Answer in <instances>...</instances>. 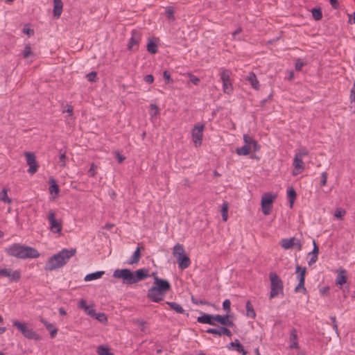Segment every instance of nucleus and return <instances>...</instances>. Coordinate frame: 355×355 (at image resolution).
<instances>
[{"instance_id": "1", "label": "nucleus", "mask_w": 355, "mask_h": 355, "mask_svg": "<svg viewBox=\"0 0 355 355\" xmlns=\"http://www.w3.org/2000/svg\"><path fill=\"white\" fill-rule=\"evenodd\" d=\"M76 251L75 249H63L60 252L51 257L46 263L44 269L51 271L55 269L61 268L65 265L73 256L75 255Z\"/></svg>"}, {"instance_id": "2", "label": "nucleus", "mask_w": 355, "mask_h": 355, "mask_svg": "<svg viewBox=\"0 0 355 355\" xmlns=\"http://www.w3.org/2000/svg\"><path fill=\"white\" fill-rule=\"evenodd\" d=\"M6 252L18 259L37 258L39 252L35 248L19 243H14L6 248Z\"/></svg>"}, {"instance_id": "3", "label": "nucleus", "mask_w": 355, "mask_h": 355, "mask_svg": "<svg viewBox=\"0 0 355 355\" xmlns=\"http://www.w3.org/2000/svg\"><path fill=\"white\" fill-rule=\"evenodd\" d=\"M269 278L270 282V292L269 298L272 299L276 297L279 294L284 293V284L281 278L275 272L269 273Z\"/></svg>"}, {"instance_id": "4", "label": "nucleus", "mask_w": 355, "mask_h": 355, "mask_svg": "<svg viewBox=\"0 0 355 355\" xmlns=\"http://www.w3.org/2000/svg\"><path fill=\"white\" fill-rule=\"evenodd\" d=\"M12 324L13 326L16 327L25 338L35 340H40L41 339V336L32 329H30L28 324L18 320H15Z\"/></svg>"}, {"instance_id": "5", "label": "nucleus", "mask_w": 355, "mask_h": 355, "mask_svg": "<svg viewBox=\"0 0 355 355\" xmlns=\"http://www.w3.org/2000/svg\"><path fill=\"white\" fill-rule=\"evenodd\" d=\"M113 277L123 279V282L125 284H134L133 272L130 269H116L113 272Z\"/></svg>"}, {"instance_id": "6", "label": "nucleus", "mask_w": 355, "mask_h": 355, "mask_svg": "<svg viewBox=\"0 0 355 355\" xmlns=\"http://www.w3.org/2000/svg\"><path fill=\"white\" fill-rule=\"evenodd\" d=\"M277 196L272 193H266L261 198V209L264 215H268L272 209V204Z\"/></svg>"}, {"instance_id": "7", "label": "nucleus", "mask_w": 355, "mask_h": 355, "mask_svg": "<svg viewBox=\"0 0 355 355\" xmlns=\"http://www.w3.org/2000/svg\"><path fill=\"white\" fill-rule=\"evenodd\" d=\"M204 128L205 125L200 123H197L193 126L192 130V139L196 147L200 146L202 144Z\"/></svg>"}, {"instance_id": "8", "label": "nucleus", "mask_w": 355, "mask_h": 355, "mask_svg": "<svg viewBox=\"0 0 355 355\" xmlns=\"http://www.w3.org/2000/svg\"><path fill=\"white\" fill-rule=\"evenodd\" d=\"M48 220L50 223L49 229L53 233H60L62 231V223L55 219V214L53 210L49 212Z\"/></svg>"}, {"instance_id": "9", "label": "nucleus", "mask_w": 355, "mask_h": 355, "mask_svg": "<svg viewBox=\"0 0 355 355\" xmlns=\"http://www.w3.org/2000/svg\"><path fill=\"white\" fill-rule=\"evenodd\" d=\"M281 245L285 250L291 249L292 248H295L298 251L302 250L300 240L295 237L282 239Z\"/></svg>"}, {"instance_id": "10", "label": "nucleus", "mask_w": 355, "mask_h": 355, "mask_svg": "<svg viewBox=\"0 0 355 355\" xmlns=\"http://www.w3.org/2000/svg\"><path fill=\"white\" fill-rule=\"evenodd\" d=\"M24 155L26 157V163L29 166L27 171L31 174L35 173L38 168V164L35 154L31 152H25Z\"/></svg>"}, {"instance_id": "11", "label": "nucleus", "mask_w": 355, "mask_h": 355, "mask_svg": "<svg viewBox=\"0 0 355 355\" xmlns=\"http://www.w3.org/2000/svg\"><path fill=\"white\" fill-rule=\"evenodd\" d=\"M0 276L8 277L10 282H18L21 278V273L19 270H12L10 268H0Z\"/></svg>"}, {"instance_id": "12", "label": "nucleus", "mask_w": 355, "mask_h": 355, "mask_svg": "<svg viewBox=\"0 0 355 355\" xmlns=\"http://www.w3.org/2000/svg\"><path fill=\"white\" fill-rule=\"evenodd\" d=\"M155 288L166 293L171 289V285L166 279H160L157 276L154 277V286Z\"/></svg>"}, {"instance_id": "13", "label": "nucleus", "mask_w": 355, "mask_h": 355, "mask_svg": "<svg viewBox=\"0 0 355 355\" xmlns=\"http://www.w3.org/2000/svg\"><path fill=\"white\" fill-rule=\"evenodd\" d=\"M166 293L159 291L155 287L152 286L148 291L147 296L148 297L155 302H159L163 300L164 295Z\"/></svg>"}, {"instance_id": "14", "label": "nucleus", "mask_w": 355, "mask_h": 355, "mask_svg": "<svg viewBox=\"0 0 355 355\" xmlns=\"http://www.w3.org/2000/svg\"><path fill=\"white\" fill-rule=\"evenodd\" d=\"M141 37V33L137 30H133L132 31V37L130 39L129 43L128 44V49L129 50H133L134 46H137Z\"/></svg>"}, {"instance_id": "15", "label": "nucleus", "mask_w": 355, "mask_h": 355, "mask_svg": "<svg viewBox=\"0 0 355 355\" xmlns=\"http://www.w3.org/2000/svg\"><path fill=\"white\" fill-rule=\"evenodd\" d=\"M150 276L149 270L146 268H141L133 272L134 284L140 282Z\"/></svg>"}, {"instance_id": "16", "label": "nucleus", "mask_w": 355, "mask_h": 355, "mask_svg": "<svg viewBox=\"0 0 355 355\" xmlns=\"http://www.w3.org/2000/svg\"><path fill=\"white\" fill-rule=\"evenodd\" d=\"M206 332L208 334L218 335L219 336H220L222 334L229 337L232 336L231 331L225 327H220L218 329L209 328L206 330Z\"/></svg>"}, {"instance_id": "17", "label": "nucleus", "mask_w": 355, "mask_h": 355, "mask_svg": "<svg viewBox=\"0 0 355 355\" xmlns=\"http://www.w3.org/2000/svg\"><path fill=\"white\" fill-rule=\"evenodd\" d=\"M229 315H214V320L219 322L220 324L232 327L234 326L233 321L229 320Z\"/></svg>"}, {"instance_id": "18", "label": "nucleus", "mask_w": 355, "mask_h": 355, "mask_svg": "<svg viewBox=\"0 0 355 355\" xmlns=\"http://www.w3.org/2000/svg\"><path fill=\"white\" fill-rule=\"evenodd\" d=\"M293 165L295 166V169L293 171V175H297L300 173L303 169L304 168V164L302 161V158H299L298 157L295 156L293 160Z\"/></svg>"}, {"instance_id": "19", "label": "nucleus", "mask_w": 355, "mask_h": 355, "mask_svg": "<svg viewBox=\"0 0 355 355\" xmlns=\"http://www.w3.org/2000/svg\"><path fill=\"white\" fill-rule=\"evenodd\" d=\"M140 243L138 244V246L132 255V257L129 259L128 263V264H134L137 263L141 259V250H144L143 246H140Z\"/></svg>"}, {"instance_id": "20", "label": "nucleus", "mask_w": 355, "mask_h": 355, "mask_svg": "<svg viewBox=\"0 0 355 355\" xmlns=\"http://www.w3.org/2000/svg\"><path fill=\"white\" fill-rule=\"evenodd\" d=\"M197 321L202 324H208L215 326L216 323L214 322V315L204 313L202 315L198 317Z\"/></svg>"}, {"instance_id": "21", "label": "nucleus", "mask_w": 355, "mask_h": 355, "mask_svg": "<svg viewBox=\"0 0 355 355\" xmlns=\"http://www.w3.org/2000/svg\"><path fill=\"white\" fill-rule=\"evenodd\" d=\"M290 348L298 349L297 334L295 329H292L290 334Z\"/></svg>"}, {"instance_id": "22", "label": "nucleus", "mask_w": 355, "mask_h": 355, "mask_svg": "<svg viewBox=\"0 0 355 355\" xmlns=\"http://www.w3.org/2000/svg\"><path fill=\"white\" fill-rule=\"evenodd\" d=\"M173 254L176 259H179L180 257L185 255V250L182 245L177 243L173 248Z\"/></svg>"}, {"instance_id": "23", "label": "nucleus", "mask_w": 355, "mask_h": 355, "mask_svg": "<svg viewBox=\"0 0 355 355\" xmlns=\"http://www.w3.org/2000/svg\"><path fill=\"white\" fill-rule=\"evenodd\" d=\"M246 80L254 89L258 90L259 89V83L254 73L250 72L246 77Z\"/></svg>"}, {"instance_id": "24", "label": "nucleus", "mask_w": 355, "mask_h": 355, "mask_svg": "<svg viewBox=\"0 0 355 355\" xmlns=\"http://www.w3.org/2000/svg\"><path fill=\"white\" fill-rule=\"evenodd\" d=\"M40 321L44 324L47 330L49 331L51 338H55L58 333L57 328L54 327L51 323L49 322L44 318H41Z\"/></svg>"}, {"instance_id": "25", "label": "nucleus", "mask_w": 355, "mask_h": 355, "mask_svg": "<svg viewBox=\"0 0 355 355\" xmlns=\"http://www.w3.org/2000/svg\"><path fill=\"white\" fill-rule=\"evenodd\" d=\"M53 15L59 17L62 11L63 3L61 0H53Z\"/></svg>"}, {"instance_id": "26", "label": "nucleus", "mask_w": 355, "mask_h": 355, "mask_svg": "<svg viewBox=\"0 0 355 355\" xmlns=\"http://www.w3.org/2000/svg\"><path fill=\"white\" fill-rule=\"evenodd\" d=\"M306 271V268L305 267L302 268L298 264L296 265L295 273L297 274V279L300 282H304Z\"/></svg>"}, {"instance_id": "27", "label": "nucleus", "mask_w": 355, "mask_h": 355, "mask_svg": "<svg viewBox=\"0 0 355 355\" xmlns=\"http://www.w3.org/2000/svg\"><path fill=\"white\" fill-rule=\"evenodd\" d=\"M177 261H178L179 267L181 269L187 268L191 264L190 259L186 254L184 255L183 257H180L179 259H177Z\"/></svg>"}, {"instance_id": "28", "label": "nucleus", "mask_w": 355, "mask_h": 355, "mask_svg": "<svg viewBox=\"0 0 355 355\" xmlns=\"http://www.w3.org/2000/svg\"><path fill=\"white\" fill-rule=\"evenodd\" d=\"M347 272L345 269H340L337 276L336 284L338 285H343L347 282Z\"/></svg>"}, {"instance_id": "29", "label": "nucleus", "mask_w": 355, "mask_h": 355, "mask_svg": "<svg viewBox=\"0 0 355 355\" xmlns=\"http://www.w3.org/2000/svg\"><path fill=\"white\" fill-rule=\"evenodd\" d=\"M230 345L234 347V350L241 353L243 355H246L248 354V352L244 349L243 346L238 340H235L234 342H232Z\"/></svg>"}, {"instance_id": "30", "label": "nucleus", "mask_w": 355, "mask_h": 355, "mask_svg": "<svg viewBox=\"0 0 355 355\" xmlns=\"http://www.w3.org/2000/svg\"><path fill=\"white\" fill-rule=\"evenodd\" d=\"M104 273H105L104 271H97V272H95L93 273H90V274L87 275L85 277L84 279L85 282H89V281H92L94 279H97L101 278L103 275Z\"/></svg>"}, {"instance_id": "31", "label": "nucleus", "mask_w": 355, "mask_h": 355, "mask_svg": "<svg viewBox=\"0 0 355 355\" xmlns=\"http://www.w3.org/2000/svg\"><path fill=\"white\" fill-rule=\"evenodd\" d=\"M147 51L152 54H155L157 52V45L156 41L154 40H148L147 44Z\"/></svg>"}, {"instance_id": "32", "label": "nucleus", "mask_w": 355, "mask_h": 355, "mask_svg": "<svg viewBox=\"0 0 355 355\" xmlns=\"http://www.w3.org/2000/svg\"><path fill=\"white\" fill-rule=\"evenodd\" d=\"M245 308L247 316L251 318H254L256 313L253 309V306L250 301H247Z\"/></svg>"}, {"instance_id": "33", "label": "nucleus", "mask_w": 355, "mask_h": 355, "mask_svg": "<svg viewBox=\"0 0 355 355\" xmlns=\"http://www.w3.org/2000/svg\"><path fill=\"white\" fill-rule=\"evenodd\" d=\"M0 200L8 204L12 203V200L8 196V190L3 188L0 193Z\"/></svg>"}, {"instance_id": "34", "label": "nucleus", "mask_w": 355, "mask_h": 355, "mask_svg": "<svg viewBox=\"0 0 355 355\" xmlns=\"http://www.w3.org/2000/svg\"><path fill=\"white\" fill-rule=\"evenodd\" d=\"M166 304L170 306V308L174 310L178 313H183L184 312V309L178 303L173 302H167Z\"/></svg>"}, {"instance_id": "35", "label": "nucleus", "mask_w": 355, "mask_h": 355, "mask_svg": "<svg viewBox=\"0 0 355 355\" xmlns=\"http://www.w3.org/2000/svg\"><path fill=\"white\" fill-rule=\"evenodd\" d=\"M50 187H49V192L51 193H55L58 194L60 191L59 187L56 183V181L53 178H51L49 180Z\"/></svg>"}, {"instance_id": "36", "label": "nucleus", "mask_w": 355, "mask_h": 355, "mask_svg": "<svg viewBox=\"0 0 355 355\" xmlns=\"http://www.w3.org/2000/svg\"><path fill=\"white\" fill-rule=\"evenodd\" d=\"M250 146L245 144V146L241 148H237L236 152L239 155H247L250 153Z\"/></svg>"}, {"instance_id": "37", "label": "nucleus", "mask_w": 355, "mask_h": 355, "mask_svg": "<svg viewBox=\"0 0 355 355\" xmlns=\"http://www.w3.org/2000/svg\"><path fill=\"white\" fill-rule=\"evenodd\" d=\"M97 353L98 355H114L113 353L110 352L107 347L103 345H99L98 347Z\"/></svg>"}, {"instance_id": "38", "label": "nucleus", "mask_w": 355, "mask_h": 355, "mask_svg": "<svg viewBox=\"0 0 355 355\" xmlns=\"http://www.w3.org/2000/svg\"><path fill=\"white\" fill-rule=\"evenodd\" d=\"M231 71L227 69H223L220 73V80L223 82L230 80Z\"/></svg>"}, {"instance_id": "39", "label": "nucleus", "mask_w": 355, "mask_h": 355, "mask_svg": "<svg viewBox=\"0 0 355 355\" xmlns=\"http://www.w3.org/2000/svg\"><path fill=\"white\" fill-rule=\"evenodd\" d=\"M287 195L289 198L291 207H292L296 198V192L295 189L291 187L289 190H288Z\"/></svg>"}, {"instance_id": "40", "label": "nucleus", "mask_w": 355, "mask_h": 355, "mask_svg": "<svg viewBox=\"0 0 355 355\" xmlns=\"http://www.w3.org/2000/svg\"><path fill=\"white\" fill-rule=\"evenodd\" d=\"M223 90L224 93L230 94L233 91V87L230 80L223 83Z\"/></svg>"}, {"instance_id": "41", "label": "nucleus", "mask_w": 355, "mask_h": 355, "mask_svg": "<svg viewBox=\"0 0 355 355\" xmlns=\"http://www.w3.org/2000/svg\"><path fill=\"white\" fill-rule=\"evenodd\" d=\"M312 16L314 19L320 20L322 17V10L320 8H313L311 10Z\"/></svg>"}, {"instance_id": "42", "label": "nucleus", "mask_w": 355, "mask_h": 355, "mask_svg": "<svg viewBox=\"0 0 355 355\" xmlns=\"http://www.w3.org/2000/svg\"><path fill=\"white\" fill-rule=\"evenodd\" d=\"M227 211H228V204L227 202H224L222 205L221 207V214L222 218L224 221L227 220Z\"/></svg>"}, {"instance_id": "43", "label": "nucleus", "mask_w": 355, "mask_h": 355, "mask_svg": "<svg viewBox=\"0 0 355 355\" xmlns=\"http://www.w3.org/2000/svg\"><path fill=\"white\" fill-rule=\"evenodd\" d=\"M159 109L155 104H151L150 106V114L152 117L159 114Z\"/></svg>"}, {"instance_id": "44", "label": "nucleus", "mask_w": 355, "mask_h": 355, "mask_svg": "<svg viewBox=\"0 0 355 355\" xmlns=\"http://www.w3.org/2000/svg\"><path fill=\"white\" fill-rule=\"evenodd\" d=\"M22 53H23L24 58H27L29 56H31V55H33V51H32L31 46L26 45Z\"/></svg>"}, {"instance_id": "45", "label": "nucleus", "mask_w": 355, "mask_h": 355, "mask_svg": "<svg viewBox=\"0 0 355 355\" xmlns=\"http://www.w3.org/2000/svg\"><path fill=\"white\" fill-rule=\"evenodd\" d=\"M93 318L101 322H105L107 320L106 315L103 313H96V316H94Z\"/></svg>"}, {"instance_id": "46", "label": "nucleus", "mask_w": 355, "mask_h": 355, "mask_svg": "<svg viewBox=\"0 0 355 355\" xmlns=\"http://www.w3.org/2000/svg\"><path fill=\"white\" fill-rule=\"evenodd\" d=\"M295 292H300L302 291L303 293H306V289L304 287V282H300L298 283L297 286L295 288Z\"/></svg>"}, {"instance_id": "47", "label": "nucleus", "mask_w": 355, "mask_h": 355, "mask_svg": "<svg viewBox=\"0 0 355 355\" xmlns=\"http://www.w3.org/2000/svg\"><path fill=\"white\" fill-rule=\"evenodd\" d=\"M59 159H60V162H61L60 166L62 167H64L66 166V159H67L66 153L64 151L62 152V150H60V155Z\"/></svg>"}, {"instance_id": "48", "label": "nucleus", "mask_w": 355, "mask_h": 355, "mask_svg": "<svg viewBox=\"0 0 355 355\" xmlns=\"http://www.w3.org/2000/svg\"><path fill=\"white\" fill-rule=\"evenodd\" d=\"M345 211L341 208H337L336 209V211H335V214H334V216L336 217L337 218H340L342 219L343 216L345 214Z\"/></svg>"}, {"instance_id": "49", "label": "nucleus", "mask_w": 355, "mask_h": 355, "mask_svg": "<svg viewBox=\"0 0 355 355\" xmlns=\"http://www.w3.org/2000/svg\"><path fill=\"white\" fill-rule=\"evenodd\" d=\"M243 141H244L245 145H248V146L251 147V144H252V141H254V139L252 137H250L248 135H243Z\"/></svg>"}, {"instance_id": "50", "label": "nucleus", "mask_w": 355, "mask_h": 355, "mask_svg": "<svg viewBox=\"0 0 355 355\" xmlns=\"http://www.w3.org/2000/svg\"><path fill=\"white\" fill-rule=\"evenodd\" d=\"M97 76V73L95 71H92L87 74L86 78L89 82H94L96 80Z\"/></svg>"}, {"instance_id": "51", "label": "nucleus", "mask_w": 355, "mask_h": 355, "mask_svg": "<svg viewBox=\"0 0 355 355\" xmlns=\"http://www.w3.org/2000/svg\"><path fill=\"white\" fill-rule=\"evenodd\" d=\"M308 153H309V151H308L306 148H301L299 150L298 153H296L295 156H296V157H298L299 158H302H302H303V157H304V155H308Z\"/></svg>"}, {"instance_id": "52", "label": "nucleus", "mask_w": 355, "mask_h": 355, "mask_svg": "<svg viewBox=\"0 0 355 355\" xmlns=\"http://www.w3.org/2000/svg\"><path fill=\"white\" fill-rule=\"evenodd\" d=\"M191 302L195 304H209V303L205 300H198L194 297H191Z\"/></svg>"}, {"instance_id": "53", "label": "nucleus", "mask_w": 355, "mask_h": 355, "mask_svg": "<svg viewBox=\"0 0 355 355\" xmlns=\"http://www.w3.org/2000/svg\"><path fill=\"white\" fill-rule=\"evenodd\" d=\"M189 80L194 85H197L200 83V79L192 73H189Z\"/></svg>"}, {"instance_id": "54", "label": "nucleus", "mask_w": 355, "mask_h": 355, "mask_svg": "<svg viewBox=\"0 0 355 355\" xmlns=\"http://www.w3.org/2000/svg\"><path fill=\"white\" fill-rule=\"evenodd\" d=\"M230 305L231 302L230 300H225L223 302V308L225 311H227V313H229L230 311Z\"/></svg>"}, {"instance_id": "55", "label": "nucleus", "mask_w": 355, "mask_h": 355, "mask_svg": "<svg viewBox=\"0 0 355 355\" xmlns=\"http://www.w3.org/2000/svg\"><path fill=\"white\" fill-rule=\"evenodd\" d=\"M163 77L165 79L166 83H167V84L173 82V80L171 78L170 73L168 71H164Z\"/></svg>"}, {"instance_id": "56", "label": "nucleus", "mask_w": 355, "mask_h": 355, "mask_svg": "<svg viewBox=\"0 0 355 355\" xmlns=\"http://www.w3.org/2000/svg\"><path fill=\"white\" fill-rule=\"evenodd\" d=\"M85 312L92 318H93L94 316H96L95 310L92 309L89 306H88V307L87 308V310H85Z\"/></svg>"}, {"instance_id": "57", "label": "nucleus", "mask_w": 355, "mask_h": 355, "mask_svg": "<svg viewBox=\"0 0 355 355\" xmlns=\"http://www.w3.org/2000/svg\"><path fill=\"white\" fill-rule=\"evenodd\" d=\"M322 180L320 181V184L322 186H324L327 184V172H323L321 175Z\"/></svg>"}, {"instance_id": "58", "label": "nucleus", "mask_w": 355, "mask_h": 355, "mask_svg": "<svg viewBox=\"0 0 355 355\" xmlns=\"http://www.w3.org/2000/svg\"><path fill=\"white\" fill-rule=\"evenodd\" d=\"M318 252H319L318 247L316 245L315 241H313V249L311 252L309 253V255L312 254V255L318 256Z\"/></svg>"}, {"instance_id": "59", "label": "nucleus", "mask_w": 355, "mask_h": 355, "mask_svg": "<svg viewBox=\"0 0 355 355\" xmlns=\"http://www.w3.org/2000/svg\"><path fill=\"white\" fill-rule=\"evenodd\" d=\"M78 306H79V308L83 309L84 311L87 310V308L88 307V306L87 305L86 301L83 299H81L80 300Z\"/></svg>"}, {"instance_id": "60", "label": "nucleus", "mask_w": 355, "mask_h": 355, "mask_svg": "<svg viewBox=\"0 0 355 355\" xmlns=\"http://www.w3.org/2000/svg\"><path fill=\"white\" fill-rule=\"evenodd\" d=\"M252 147L254 152H257V151L259 150V149H260V146L259 145V144L257 143V141L256 140L252 141V144H251V148Z\"/></svg>"}, {"instance_id": "61", "label": "nucleus", "mask_w": 355, "mask_h": 355, "mask_svg": "<svg viewBox=\"0 0 355 355\" xmlns=\"http://www.w3.org/2000/svg\"><path fill=\"white\" fill-rule=\"evenodd\" d=\"M144 80L145 82H146L147 83H152L154 80V77L153 75H146L145 77H144Z\"/></svg>"}, {"instance_id": "62", "label": "nucleus", "mask_w": 355, "mask_h": 355, "mask_svg": "<svg viewBox=\"0 0 355 355\" xmlns=\"http://www.w3.org/2000/svg\"><path fill=\"white\" fill-rule=\"evenodd\" d=\"M63 112H67L71 116L73 114V107L71 105H67Z\"/></svg>"}, {"instance_id": "63", "label": "nucleus", "mask_w": 355, "mask_h": 355, "mask_svg": "<svg viewBox=\"0 0 355 355\" xmlns=\"http://www.w3.org/2000/svg\"><path fill=\"white\" fill-rule=\"evenodd\" d=\"M95 168H96L95 164H92L91 165V167H90V168H89V171H88V173H89V175H90V176L94 177V176L95 175V174H96Z\"/></svg>"}, {"instance_id": "64", "label": "nucleus", "mask_w": 355, "mask_h": 355, "mask_svg": "<svg viewBox=\"0 0 355 355\" xmlns=\"http://www.w3.org/2000/svg\"><path fill=\"white\" fill-rule=\"evenodd\" d=\"M318 259V256L316 255H312L311 254V257L310 258V259L308 261V264L309 266H311L312 264L315 263L316 262Z\"/></svg>"}]
</instances>
